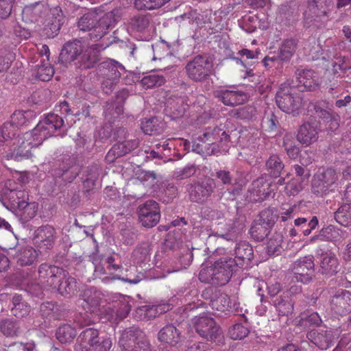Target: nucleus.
Listing matches in <instances>:
<instances>
[{
	"label": "nucleus",
	"instance_id": "f257e3e1",
	"mask_svg": "<svg viewBox=\"0 0 351 351\" xmlns=\"http://www.w3.org/2000/svg\"><path fill=\"white\" fill-rule=\"evenodd\" d=\"M64 125L62 117L48 114L29 132L16 138L10 131V125L3 124L0 129V151L5 152L7 159L21 160L31 156V149L40 145L44 140L54 134Z\"/></svg>",
	"mask_w": 351,
	"mask_h": 351
},
{
	"label": "nucleus",
	"instance_id": "f03ea898",
	"mask_svg": "<svg viewBox=\"0 0 351 351\" xmlns=\"http://www.w3.org/2000/svg\"><path fill=\"white\" fill-rule=\"evenodd\" d=\"M105 48L99 44L88 45L81 40H73L64 44L59 60L65 66L77 60L79 68L90 69L97 62L99 53Z\"/></svg>",
	"mask_w": 351,
	"mask_h": 351
},
{
	"label": "nucleus",
	"instance_id": "7ed1b4c3",
	"mask_svg": "<svg viewBox=\"0 0 351 351\" xmlns=\"http://www.w3.org/2000/svg\"><path fill=\"white\" fill-rule=\"evenodd\" d=\"M239 265L230 257H222L210 267L202 268L199 274L201 282L222 286L229 282L234 268Z\"/></svg>",
	"mask_w": 351,
	"mask_h": 351
},
{
	"label": "nucleus",
	"instance_id": "20e7f679",
	"mask_svg": "<svg viewBox=\"0 0 351 351\" xmlns=\"http://www.w3.org/2000/svg\"><path fill=\"white\" fill-rule=\"evenodd\" d=\"M112 12L106 13L101 18L98 19L97 14L94 12H88L84 14L78 21V27L82 31L93 29V35L95 34L96 38H101L108 28L113 25L115 20Z\"/></svg>",
	"mask_w": 351,
	"mask_h": 351
},
{
	"label": "nucleus",
	"instance_id": "39448f33",
	"mask_svg": "<svg viewBox=\"0 0 351 351\" xmlns=\"http://www.w3.org/2000/svg\"><path fill=\"white\" fill-rule=\"evenodd\" d=\"M99 331L91 328L84 330L77 337L75 351H109L112 347L110 338L100 337Z\"/></svg>",
	"mask_w": 351,
	"mask_h": 351
},
{
	"label": "nucleus",
	"instance_id": "423d86ee",
	"mask_svg": "<svg viewBox=\"0 0 351 351\" xmlns=\"http://www.w3.org/2000/svg\"><path fill=\"white\" fill-rule=\"evenodd\" d=\"M338 180V174L332 168L319 169L313 176L311 191L318 197H323L334 191Z\"/></svg>",
	"mask_w": 351,
	"mask_h": 351
},
{
	"label": "nucleus",
	"instance_id": "0eeeda50",
	"mask_svg": "<svg viewBox=\"0 0 351 351\" xmlns=\"http://www.w3.org/2000/svg\"><path fill=\"white\" fill-rule=\"evenodd\" d=\"M99 70L102 77V88L106 93L108 94L112 92L114 86L119 82L124 67L117 61L110 59L101 62Z\"/></svg>",
	"mask_w": 351,
	"mask_h": 351
},
{
	"label": "nucleus",
	"instance_id": "6e6552de",
	"mask_svg": "<svg viewBox=\"0 0 351 351\" xmlns=\"http://www.w3.org/2000/svg\"><path fill=\"white\" fill-rule=\"evenodd\" d=\"M276 104L283 112L298 114L302 107V99L299 94L291 92V88L282 84L276 93Z\"/></svg>",
	"mask_w": 351,
	"mask_h": 351
},
{
	"label": "nucleus",
	"instance_id": "1a4fd4ad",
	"mask_svg": "<svg viewBox=\"0 0 351 351\" xmlns=\"http://www.w3.org/2000/svg\"><path fill=\"white\" fill-rule=\"evenodd\" d=\"M328 304L331 315L339 317L349 315L351 313V292L344 289L333 291Z\"/></svg>",
	"mask_w": 351,
	"mask_h": 351
},
{
	"label": "nucleus",
	"instance_id": "9d476101",
	"mask_svg": "<svg viewBox=\"0 0 351 351\" xmlns=\"http://www.w3.org/2000/svg\"><path fill=\"white\" fill-rule=\"evenodd\" d=\"M194 326L197 332L202 337L216 343H222L223 337L215 321L210 317L203 315L195 317Z\"/></svg>",
	"mask_w": 351,
	"mask_h": 351
},
{
	"label": "nucleus",
	"instance_id": "9b49d317",
	"mask_svg": "<svg viewBox=\"0 0 351 351\" xmlns=\"http://www.w3.org/2000/svg\"><path fill=\"white\" fill-rule=\"evenodd\" d=\"M212 67L208 58L197 56L187 63L185 70L189 79L193 82H202L210 76Z\"/></svg>",
	"mask_w": 351,
	"mask_h": 351
},
{
	"label": "nucleus",
	"instance_id": "f8f14e48",
	"mask_svg": "<svg viewBox=\"0 0 351 351\" xmlns=\"http://www.w3.org/2000/svg\"><path fill=\"white\" fill-rule=\"evenodd\" d=\"M39 282L45 289H52L66 276V271L58 267L41 264L38 268Z\"/></svg>",
	"mask_w": 351,
	"mask_h": 351
},
{
	"label": "nucleus",
	"instance_id": "ddd939ff",
	"mask_svg": "<svg viewBox=\"0 0 351 351\" xmlns=\"http://www.w3.org/2000/svg\"><path fill=\"white\" fill-rule=\"evenodd\" d=\"M313 257L311 256H304L298 259L293 265V274L298 282L304 284L308 282L314 272Z\"/></svg>",
	"mask_w": 351,
	"mask_h": 351
},
{
	"label": "nucleus",
	"instance_id": "4468645a",
	"mask_svg": "<svg viewBox=\"0 0 351 351\" xmlns=\"http://www.w3.org/2000/svg\"><path fill=\"white\" fill-rule=\"evenodd\" d=\"M215 96L229 106L241 105L247 100V94L235 88H221L215 92Z\"/></svg>",
	"mask_w": 351,
	"mask_h": 351
},
{
	"label": "nucleus",
	"instance_id": "2eb2a0df",
	"mask_svg": "<svg viewBox=\"0 0 351 351\" xmlns=\"http://www.w3.org/2000/svg\"><path fill=\"white\" fill-rule=\"evenodd\" d=\"M214 187L215 184L211 179L192 184L189 189L191 201L197 203L204 202L213 193Z\"/></svg>",
	"mask_w": 351,
	"mask_h": 351
},
{
	"label": "nucleus",
	"instance_id": "dca6fc26",
	"mask_svg": "<svg viewBox=\"0 0 351 351\" xmlns=\"http://www.w3.org/2000/svg\"><path fill=\"white\" fill-rule=\"evenodd\" d=\"M337 329L335 330V334H333L332 330H312L307 333V338L316 346L322 350H326L330 348L334 342V340L337 338L339 333Z\"/></svg>",
	"mask_w": 351,
	"mask_h": 351
},
{
	"label": "nucleus",
	"instance_id": "f3484780",
	"mask_svg": "<svg viewBox=\"0 0 351 351\" xmlns=\"http://www.w3.org/2000/svg\"><path fill=\"white\" fill-rule=\"evenodd\" d=\"M64 23V16L60 7H55L49 10V15L45 22V34L48 37L56 35L62 24Z\"/></svg>",
	"mask_w": 351,
	"mask_h": 351
},
{
	"label": "nucleus",
	"instance_id": "a211bd4d",
	"mask_svg": "<svg viewBox=\"0 0 351 351\" xmlns=\"http://www.w3.org/2000/svg\"><path fill=\"white\" fill-rule=\"evenodd\" d=\"M135 339L131 332L122 334L119 339V346L125 351H151L150 344L145 337Z\"/></svg>",
	"mask_w": 351,
	"mask_h": 351
},
{
	"label": "nucleus",
	"instance_id": "6ab92c4d",
	"mask_svg": "<svg viewBox=\"0 0 351 351\" xmlns=\"http://www.w3.org/2000/svg\"><path fill=\"white\" fill-rule=\"evenodd\" d=\"M12 254L13 258L20 266H30L37 262L38 252L29 245L18 246Z\"/></svg>",
	"mask_w": 351,
	"mask_h": 351
},
{
	"label": "nucleus",
	"instance_id": "aec40b11",
	"mask_svg": "<svg viewBox=\"0 0 351 351\" xmlns=\"http://www.w3.org/2000/svg\"><path fill=\"white\" fill-rule=\"evenodd\" d=\"M318 123L316 121L306 122L302 125L298 132V141L306 146L317 141L318 138Z\"/></svg>",
	"mask_w": 351,
	"mask_h": 351
},
{
	"label": "nucleus",
	"instance_id": "412c9836",
	"mask_svg": "<svg viewBox=\"0 0 351 351\" xmlns=\"http://www.w3.org/2000/svg\"><path fill=\"white\" fill-rule=\"evenodd\" d=\"M295 75L298 86L304 87V90L311 91L319 87V77L313 70L298 69Z\"/></svg>",
	"mask_w": 351,
	"mask_h": 351
},
{
	"label": "nucleus",
	"instance_id": "4be33fe9",
	"mask_svg": "<svg viewBox=\"0 0 351 351\" xmlns=\"http://www.w3.org/2000/svg\"><path fill=\"white\" fill-rule=\"evenodd\" d=\"M14 183L13 180H9L7 182L5 195L12 206L18 208L21 206V203L28 202L29 195L22 185L14 187L12 186Z\"/></svg>",
	"mask_w": 351,
	"mask_h": 351
},
{
	"label": "nucleus",
	"instance_id": "5701e85b",
	"mask_svg": "<svg viewBox=\"0 0 351 351\" xmlns=\"http://www.w3.org/2000/svg\"><path fill=\"white\" fill-rule=\"evenodd\" d=\"M200 140L208 143V144H214L219 142L225 145L230 141V137L223 130V128L215 126L206 128L202 136H200Z\"/></svg>",
	"mask_w": 351,
	"mask_h": 351
},
{
	"label": "nucleus",
	"instance_id": "b1692460",
	"mask_svg": "<svg viewBox=\"0 0 351 351\" xmlns=\"http://www.w3.org/2000/svg\"><path fill=\"white\" fill-rule=\"evenodd\" d=\"M339 261L336 255L327 251L321 254L319 257V269L322 274L332 276L337 273Z\"/></svg>",
	"mask_w": 351,
	"mask_h": 351
},
{
	"label": "nucleus",
	"instance_id": "393cba45",
	"mask_svg": "<svg viewBox=\"0 0 351 351\" xmlns=\"http://www.w3.org/2000/svg\"><path fill=\"white\" fill-rule=\"evenodd\" d=\"M271 193L270 184L263 178H258L252 183L250 197L253 202H263Z\"/></svg>",
	"mask_w": 351,
	"mask_h": 351
},
{
	"label": "nucleus",
	"instance_id": "a878e982",
	"mask_svg": "<svg viewBox=\"0 0 351 351\" xmlns=\"http://www.w3.org/2000/svg\"><path fill=\"white\" fill-rule=\"evenodd\" d=\"M81 306L87 312L95 313L99 305L101 293L95 288L86 289L82 295Z\"/></svg>",
	"mask_w": 351,
	"mask_h": 351
},
{
	"label": "nucleus",
	"instance_id": "bb28decb",
	"mask_svg": "<svg viewBox=\"0 0 351 351\" xmlns=\"http://www.w3.org/2000/svg\"><path fill=\"white\" fill-rule=\"evenodd\" d=\"M35 118V114L32 110H16L11 116L10 121L4 124L10 125V131L16 134V128L26 125Z\"/></svg>",
	"mask_w": 351,
	"mask_h": 351
},
{
	"label": "nucleus",
	"instance_id": "cd10ccee",
	"mask_svg": "<svg viewBox=\"0 0 351 351\" xmlns=\"http://www.w3.org/2000/svg\"><path fill=\"white\" fill-rule=\"evenodd\" d=\"M47 11L48 9L43 3L37 2L25 6L22 15L24 20L34 22L38 21Z\"/></svg>",
	"mask_w": 351,
	"mask_h": 351
},
{
	"label": "nucleus",
	"instance_id": "c85d7f7f",
	"mask_svg": "<svg viewBox=\"0 0 351 351\" xmlns=\"http://www.w3.org/2000/svg\"><path fill=\"white\" fill-rule=\"evenodd\" d=\"M36 238L41 246L50 248L56 239V230L50 226L40 227L36 230Z\"/></svg>",
	"mask_w": 351,
	"mask_h": 351
},
{
	"label": "nucleus",
	"instance_id": "c756f323",
	"mask_svg": "<svg viewBox=\"0 0 351 351\" xmlns=\"http://www.w3.org/2000/svg\"><path fill=\"white\" fill-rule=\"evenodd\" d=\"M158 338L160 341L175 346L180 340V332L173 325L169 324L160 330Z\"/></svg>",
	"mask_w": 351,
	"mask_h": 351
},
{
	"label": "nucleus",
	"instance_id": "7c9ffc66",
	"mask_svg": "<svg viewBox=\"0 0 351 351\" xmlns=\"http://www.w3.org/2000/svg\"><path fill=\"white\" fill-rule=\"evenodd\" d=\"M32 75L41 81H49L54 74V69L49 62L45 59L40 60L32 69Z\"/></svg>",
	"mask_w": 351,
	"mask_h": 351
},
{
	"label": "nucleus",
	"instance_id": "2f4dec72",
	"mask_svg": "<svg viewBox=\"0 0 351 351\" xmlns=\"http://www.w3.org/2000/svg\"><path fill=\"white\" fill-rule=\"evenodd\" d=\"M154 202L147 201L141 205L138 209V218L145 227L152 228L154 226Z\"/></svg>",
	"mask_w": 351,
	"mask_h": 351
},
{
	"label": "nucleus",
	"instance_id": "473e14b6",
	"mask_svg": "<svg viewBox=\"0 0 351 351\" xmlns=\"http://www.w3.org/2000/svg\"><path fill=\"white\" fill-rule=\"evenodd\" d=\"M52 289L58 291L62 295L70 297L76 291V280L66 272V276L56 286H53Z\"/></svg>",
	"mask_w": 351,
	"mask_h": 351
},
{
	"label": "nucleus",
	"instance_id": "72a5a7b5",
	"mask_svg": "<svg viewBox=\"0 0 351 351\" xmlns=\"http://www.w3.org/2000/svg\"><path fill=\"white\" fill-rule=\"evenodd\" d=\"M136 146L137 143L135 141L132 143L130 141L119 143L114 145L108 152L106 158L109 162H113L115 157L125 155Z\"/></svg>",
	"mask_w": 351,
	"mask_h": 351
},
{
	"label": "nucleus",
	"instance_id": "f704fd0d",
	"mask_svg": "<svg viewBox=\"0 0 351 351\" xmlns=\"http://www.w3.org/2000/svg\"><path fill=\"white\" fill-rule=\"evenodd\" d=\"M297 48V41L290 38L285 40L278 49V58L280 60L288 62L295 53Z\"/></svg>",
	"mask_w": 351,
	"mask_h": 351
},
{
	"label": "nucleus",
	"instance_id": "c9c22d12",
	"mask_svg": "<svg viewBox=\"0 0 351 351\" xmlns=\"http://www.w3.org/2000/svg\"><path fill=\"white\" fill-rule=\"evenodd\" d=\"M274 305L279 316H288L293 311V302L288 296L279 297L274 301Z\"/></svg>",
	"mask_w": 351,
	"mask_h": 351
},
{
	"label": "nucleus",
	"instance_id": "e433bc0d",
	"mask_svg": "<svg viewBox=\"0 0 351 351\" xmlns=\"http://www.w3.org/2000/svg\"><path fill=\"white\" fill-rule=\"evenodd\" d=\"M283 237L280 232L274 233L267 243V252L269 255L278 256L282 251V243Z\"/></svg>",
	"mask_w": 351,
	"mask_h": 351
},
{
	"label": "nucleus",
	"instance_id": "4c0bfd02",
	"mask_svg": "<svg viewBox=\"0 0 351 351\" xmlns=\"http://www.w3.org/2000/svg\"><path fill=\"white\" fill-rule=\"evenodd\" d=\"M335 219L345 227L351 226V204L341 205L335 213Z\"/></svg>",
	"mask_w": 351,
	"mask_h": 351
},
{
	"label": "nucleus",
	"instance_id": "58836bf2",
	"mask_svg": "<svg viewBox=\"0 0 351 351\" xmlns=\"http://www.w3.org/2000/svg\"><path fill=\"white\" fill-rule=\"evenodd\" d=\"M12 303L14 306L12 308V312L15 317L22 318L29 313L30 306L23 301L21 295H14L12 298Z\"/></svg>",
	"mask_w": 351,
	"mask_h": 351
},
{
	"label": "nucleus",
	"instance_id": "ea45409f",
	"mask_svg": "<svg viewBox=\"0 0 351 351\" xmlns=\"http://www.w3.org/2000/svg\"><path fill=\"white\" fill-rule=\"evenodd\" d=\"M284 164L277 155L271 156L266 162V168L269 173L274 177H279L282 170L284 169Z\"/></svg>",
	"mask_w": 351,
	"mask_h": 351
},
{
	"label": "nucleus",
	"instance_id": "a19ab883",
	"mask_svg": "<svg viewBox=\"0 0 351 351\" xmlns=\"http://www.w3.org/2000/svg\"><path fill=\"white\" fill-rule=\"evenodd\" d=\"M232 300L226 293H220L210 301L213 309L224 312L230 310Z\"/></svg>",
	"mask_w": 351,
	"mask_h": 351
},
{
	"label": "nucleus",
	"instance_id": "79ce46f5",
	"mask_svg": "<svg viewBox=\"0 0 351 351\" xmlns=\"http://www.w3.org/2000/svg\"><path fill=\"white\" fill-rule=\"evenodd\" d=\"M321 323L322 319L316 312L302 313L300 319L297 321V324L304 328L319 326Z\"/></svg>",
	"mask_w": 351,
	"mask_h": 351
},
{
	"label": "nucleus",
	"instance_id": "37998d69",
	"mask_svg": "<svg viewBox=\"0 0 351 351\" xmlns=\"http://www.w3.org/2000/svg\"><path fill=\"white\" fill-rule=\"evenodd\" d=\"M326 14V12L325 10L319 8L316 0H308L307 8L304 13V17L306 20L309 19H313L315 20L316 18L325 16Z\"/></svg>",
	"mask_w": 351,
	"mask_h": 351
},
{
	"label": "nucleus",
	"instance_id": "c03bdc74",
	"mask_svg": "<svg viewBox=\"0 0 351 351\" xmlns=\"http://www.w3.org/2000/svg\"><path fill=\"white\" fill-rule=\"evenodd\" d=\"M235 255L241 261H250L253 258L252 247L247 242H239L235 247Z\"/></svg>",
	"mask_w": 351,
	"mask_h": 351
},
{
	"label": "nucleus",
	"instance_id": "a18cd8bd",
	"mask_svg": "<svg viewBox=\"0 0 351 351\" xmlns=\"http://www.w3.org/2000/svg\"><path fill=\"white\" fill-rule=\"evenodd\" d=\"M18 209L21 217L25 221H29L36 216L38 204L35 202H22Z\"/></svg>",
	"mask_w": 351,
	"mask_h": 351
},
{
	"label": "nucleus",
	"instance_id": "49530a36",
	"mask_svg": "<svg viewBox=\"0 0 351 351\" xmlns=\"http://www.w3.org/2000/svg\"><path fill=\"white\" fill-rule=\"evenodd\" d=\"M76 335L75 330L70 325H63L59 327L56 332V337L62 343L72 341Z\"/></svg>",
	"mask_w": 351,
	"mask_h": 351
},
{
	"label": "nucleus",
	"instance_id": "de8ad7c7",
	"mask_svg": "<svg viewBox=\"0 0 351 351\" xmlns=\"http://www.w3.org/2000/svg\"><path fill=\"white\" fill-rule=\"evenodd\" d=\"M278 218V215L275 208H267L263 210L260 213V222L271 228L276 219Z\"/></svg>",
	"mask_w": 351,
	"mask_h": 351
},
{
	"label": "nucleus",
	"instance_id": "09e8293b",
	"mask_svg": "<svg viewBox=\"0 0 351 351\" xmlns=\"http://www.w3.org/2000/svg\"><path fill=\"white\" fill-rule=\"evenodd\" d=\"M294 138L292 134H287L284 136L283 147L287 151V154L291 159H296L300 153V149L298 146L293 145Z\"/></svg>",
	"mask_w": 351,
	"mask_h": 351
},
{
	"label": "nucleus",
	"instance_id": "8fccbe9b",
	"mask_svg": "<svg viewBox=\"0 0 351 351\" xmlns=\"http://www.w3.org/2000/svg\"><path fill=\"white\" fill-rule=\"evenodd\" d=\"M269 227L260 223H254L250 228L251 236L256 241H263L269 233Z\"/></svg>",
	"mask_w": 351,
	"mask_h": 351
},
{
	"label": "nucleus",
	"instance_id": "3c124183",
	"mask_svg": "<svg viewBox=\"0 0 351 351\" xmlns=\"http://www.w3.org/2000/svg\"><path fill=\"white\" fill-rule=\"evenodd\" d=\"M250 332L247 327L241 324H236L228 330L229 337L234 340L243 339Z\"/></svg>",
	"mask_w": 351,
	"mask_h": 351
},
{
	"label": "nucleus",
	"instance_id": "603ef678",
	"mask_svg": "<svg viewBox=\"0 0 351 351\" xmlns=\"http://www.w3.org/2000/svg\"><path fill=\"white\" fill-rule=\"evenodd\" d=\"M302 178H293L285 186V193L288 195H295L303 189Z\"/></svg>",
	"mask_w": 351,
	"mask_h": 351
},
{
	"label": "nucleus",
	"instance_id": "864d4df0",
	"mask_svg": "<svg viewBox=\"0 0 351 351\" xmlns=\"http://www.w3.org/2000/svg\"><path fill=\"white\" fill-rule=\"evenodd\" d=\"M332 72L335 77H341V73H345L350 66L346 64L343 57H336L332 64Z\"/></svg>",
	"mask_w": 351,
	"mask_h": 351
},
{
	"label": "nucleus",
	"instance_id": "5fc2aeb1",
	"mask_svg": "<svg viewBox=\"0 0 351 351\" xmlns=\"http://www.w3.org/2000/svg\"><path fill=\"white\" fill-rule=\"evenodd\" d=\"M1 331L7 337H12L18 335V327L15 322L10 319H5L0 324Z\"/></svg>",
	"mask_w": 351,
	"mask_h": 351
},
{
	"label": "nucleus",
	"instance_id": "6e6d98bb",
	"mask_svg": "<svg viewBox=\"0 0 351 351\" xmlns=\"http://www.w3.org/2000/svg\"><path fill=\"white\" fill-rule=\"evenodd\" d=\"M259 53L260 51L258 50L252 51L247 49H243L238 52L241 58L233 57L232 60H235L237 63H241L242 65H244L242 58L245 57V60L257 59Z\"/></svg>",
	"mask_w": 351,
	"mask_h": 351
},
{
	"label": "nucleus",
	"instance_id": "4d7b16f0",
	"mask_svg": "<svg viewBox=\"0 0 351 351\" xmlns=\"http://www.w3.org/2000/svg\"><path fill=\"white\" fill-rule=\"evenodd\" d=\"M278 123V121L277 117L274 114H271L264 117L262 126L265 130L272 132L276 129Z\"/></svg>",
	"mask_w": 351,
	"mask_h": 351
},
{
	"label": "nucleus",
	"instance_id": "13d9d810",
	"mask_svg": "<svg viewBox=\"0 0 351 351\" xmlns=\"http://www.w3.org/2000/svg\"><path fill=\"white\" fill-rule=\"evenodd\" d=\"M14 1L0 0V17L1 19H6L10 15Z\"/></svg>",
	"mask_w": 351,
	"mask_h": 351
},
{
	"label": "nucleus",
	"instance_id": "bf43d9fd",
	"mask_svg": "<svg viewBox=\"0 0 351 351\" xmlns=\"http://www.w3.org/2000/svg\"><path fill=\"white\" fill-rule=\"evenodd\" d=\"M175 43H171L164 40H161L160 43L156 45V51L158 53L160 49H165V53L164 54H159V59L160 60L162 58L167 56H172V50L173 46H175Z\"/></svg>",
	"mask_w": 351,
	"mask_h": 351
},
{
	"label": "nucleus",
	"instance_id": "052dcab7",
	"mask_svg": "<svg viewBox=\"0 0 351 351\" xmlns=\"http://www.w3.org/2000/svg\"><path fill=\"white\" fill-rule=\"evenodd\" d=\"M288 208H285V205L281 208V211L279 213L278 218L280 219L281 221H286L289 219H292L293 217V212L295 209V206H290L288 205H285Z\"/></svg>",
	"mask_w": 351,
	"mask_h": 351
},
{
	"label": "nucleus",
	"instance_id": "680f3d73",
	"mask_svg": "<svg viewBox=\"0 0 351 351\" xmlns=\"http://www.w3.org/2000/svg\"><path fill=\"white\" fill-rule=\"evenodd\" d=\"M228 311H230L234 313V314L241 315L243 317L245 322L247 321L245 313H247V310L244 309L243 307L241 306V303L239 302H237L235 299L232 300L230 308V310H228Z\"/></svg>",
	"mask_w": 351,
	"mask_h": 351
},
{
	"label": "nucleus",
	"instance_id": "e2e57ef3",
	"mask_svg": "<svg viewBox=\"0 0 351 351\" xmlns=\"http://www.w3.org/2000/svg\"><path fill=\"white\" fill-rule=\"evenodd\" d=\"M215 176L216 178L220 180L225 185L230 184L232 183V177L229 171L217 170Z\"/></svg>",
	"mask_w": 351,
	"mask_h": 351
},
{
	"label": "nucleus",
	"instance_id": "0e129e2a",
	"mask_svg": "<svg viewBox=\"0 0 351 351\" xmlns=\"http://www.w3.org/2000/svg\"><path fill=\"white\" fill-rule=\"evenodd\" d=\"M195 173V168L193 165L186 166L182 169L176 172V176L180 179L190 178Z\"/></svg>",
	"mask_w": 351,
	"mask_h": 351
},
{
	"label": "nucleus",
	"instance_id": "69168bd1",
	"mask_svg": "<svg viewBox=\"0 0 351 351\" xmlns=\"http://www.w3.org/2000/svg\"><path fill=\"white\" fill-rule=\"evenodd\" d=\"M9 351H36V350L34 342H28L15 344Z\"/></svg>",
	"mask_w": 351,
	"mask_h": 351
},
{
	"label": "nucleus",
	"instance_id": "338daca9",
	"mask_svg": "<svg viewBox=\"0 0 351 351\" xmlns=\"http://www.w3.org/2000/svg\"><path fill=\"white\" fill-rule=\"evenodd\" d=\"M318 219L316 216H314L311 218V219L306 223V226L302 227V230L304 236L309 235L312 230H315L316 227L318 226Z\"/></svg>",
	"mask_w": 351,
	"mask_h": 351
},
{
	"label": "nucleus",
	"instance_id": "774afa93",
	"mask_svg": "<svg viewBox=\"0 0 351 351\" xmlns=\"http://www.w3.org/2000/svg\"><path fill=\"white\" fill-rule=\"evenodd\" d=\"M141 128L143 132L147 135H152L154 131V123L153 119H143L141 124Z\"/></svg>",
	"mask_w": 351,
	"mask_h": 351
}]
</instances>
